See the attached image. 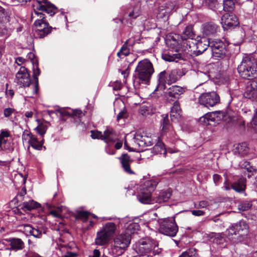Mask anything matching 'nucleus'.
<instances>
[{
  "label": "nucleus",
  "instance_id": "obj_1",
  "mask_svg": "<svg viewBox=\"0 0 257 257\" xmlns=\"http://www.w3.org/2000/svg\"><path fill=\"white\" fill-rule=\"evenodd\" d=\"M249 227L243 220H241L227 229L228 238L233 243H238L245 240L248 236Z\"/></svg>",
  "mask_w": 257,
  "mask_h": 257
},
{
  "label": "nucleus",
  "instance_id": "obj_2",
  "mask_svg": "<svg viewBox=\"0 0 257 257\" xmlns=\"http://www.w3.org/2000/svg\"><path fill=\"white\" fill-rule=\"evenodd\" d=\"M237 70L240 76L244 79H252L257 76V60L251 57L243 58Z\"/></svg>",
  "mask_w": 257,
  "mask_h": 257
},
{
  "label": "nucleus",
  "instance_id": "obj_3",
  "mask_svg": "<svg viewBox=\"0 0 257 257\" xmlns=\"http://www.w3.org/2000/svg\"><path fill=\"white\" fill-rule=\"evenodd\" d=\"M160 251L158 242L150 238H146L141 241L137 250V252L140 255L139 257H148L151 253L155 255L159 254Z\"/></svg>",
  "mask_w": 257,
  "mask_h": 257
},
{
  "label": "nucleus",
  "instance_id": "obj_4",
  "mask_svg": "<svg viewBox=\"0 0 257 257\" xmlns=\"http://www.w3.org/2000/svg\"><path fill=\"white\" fill-rule=\"evenodd\" d=\"M154 72L153 65L147 59L140 61L136 68L137 77L145 84L149 82Z\"/></svg>",
  "mask_w": 257,
  "mask_h": 257
},
{
  "label": "nucleus",
  "instance_id": "obj_5",
  "mask_svg": "<svg viewBox=\"0 0 257 257\" xmlns=\"http://www.w3.org/2000/svg\"><path fill=\"white\" fill-rule=\"evenodd\" d=\"M210 41L205 37L201 38L199 40L195 39L194 42H192V44L189 43V46L185 51L190 55L198 56L205 51L210 47Z\"/></svg>",
  "mask_w": 257,
  "mask_h": 257
},
{
  "label": "nucleus",
  "instance_id": "obj_6",
  "mask_svg": "<svg viewBox=\"0 0 257 257\" xmlns=\"http://www.w3.org/2000/svg\"><path fill=\"white\" fill-rule=\"evenodd\" d=\"M15 82L20 87H29L31 85L34 88V81L31 80L30 74L27 68L21 67L16 74Z\"/></svg>",
  "mask_w": 257,
  "mask_h": 257
},
{
  "label": "nucleus",
  "instance_id": "obj_7",
  "mask_svg": "<svg viewBox=\"0 0 257 257\" xmlns=\"http://www.w3.org/2000/svg\"><path fill=\"white\" fill-rule=\"evenodd\" d=\"M138 227V225L136 223H130L127 227V232L124 234H121L114 238V246L120 249L126 248L130 243L131 238L130 234L132 233V232H129V230L132 229H136Z\"/></svg>",
  "mask_w": 257,
  "mask_h": 257
},
{
  "label": "nucleus",
  "instance_id": "obj_8",
  "mask_svg": "<svg viewBox=\"0 0 257 257\" xmlns=\"http://www.w3.org/2000/svg\"><path fill=\"white\" fill-rule=\"evenodd\" d=\"M160 232L170 236H175L178 230L174 218L164 219L160 224Z\"/></svg>",
  "mask_w": 257,
  "mask_h": 257
},
{
  "label": "nucleus",
  "instance_id": "obj_9",
  "mask_svg": "<svg viewBox=\"0 0 257 257\" xmlns=\"http://www.w3.org/2000/svg\"><path fill=\"white\" fill-rule=\"evenodd\" d=\"M178 78L177 70L175 69L169 72L167 75L166 71H162L159 75V83L157 88L163 90L165 89L166 82L168 84H171L175 82Z\"/></svg>",
  "mask_w": 257,
  "mask_h": 257
},
{
  "label": "nucleus",
  "instance_id": "obj_10",
  "mask_svg": "<svg viewBox=\"0 0 257 257\" xmlns=\"http://www.w3.org/2000/svg\"><path fill=\"white\" fill-rule=\"evenodd\" d=\"M154 187L151 181H147L141 186L140 191L137 196L139 201L144 204H149L152 201L151 192Z\"/></svg>",
  "mask_w": 257,
  "mask_h": 257
},
{
  "label": "nucleus",
  "instance_id": "obj_11",
  "mask_svg": "<svg viewBox=\"0 0 257 257\" xmlns=\"http://www.w3.org/2000/svg\"><path fill=\"white\" fill-rule=\"evenodd\" d=\"M199 103L206 107H212L220 101V97L215 92L202 93L198 98Z\"/></svg>",
  "mask_w": 257,
  "mask_h": 257
},
{
  "label": "nucleus",
  "instance_id": "obj_12",
  "mask_svg": "<svg viewBox=\"0 0 257 257\" xmlns=\"http://www.w3.org/2000/svg\"><path fill=\"white\" fill-rule=\"evenodd\" d=\"M210 47L214 57L223 58L227 51L226 45L219 39H215L210 41Z\"/></svg>",
  "mask_w": 257,
  "mask_h": 257
},
{
  "label": "nucleus",
  "instance_id": "obj_13",
  "mask_svg": "<svg viewBox=\"0 0 257 257\" xmlns=\"http://www.w3.org/2000/svg\"><path fill=\"white\" fill-rule=\"evenodd\" d=\"M133 141L135 147H139L142 149L152 145L151 138L141 131H138L136 132Z\"/></svg>",
  "mask_w": 257,
  "mask_h": 257
},
{
  "label": "nucleus",
  "instance_id": "obj_14",
  "mask_svg": "<svg viewBox=\"0 0 257 257\" xmlns=\"http://www.w3.org/2000/svg\"><path fill=\"white\" fill-rule=\"evenodd\" d=\"M34 8L37 10L42 12H46L47 13L53 16L56 11V8L52 4L47 1V0H37L34 4Z\"/></svg>",
  "mask_w": 257,
  "mask_h": 257
},
{
  "label": "nucleus",
  "instance_id": "obj_15",
  "mask_svg": "<svg viewBox=\"0 0 257 257\" xmlns=\"http://www.w3.org/2000/svg\"><path fill=\"white\" fill-rule=\"evenodd\" d=\"M195 33L193 30V28L191 26L186 27L184 31L181 36L182 42L183 43L184 50L186 51L187 47L189 46V43L192 44V42L195 40Z\"/></svg>",
  "mask_w": 257,
  "mask_h": 257
},
{
  "label": "nucleus",
  "instance_id": "obj_16",
  "mask_svg": "<svg viewBox=\"0 0 257 257\" xmlns=\"http://www.w3.org/2000/svg\"><path fill=\"white\" fill-rule=\"evenodd\" d=\"M36 30H35L34 35L36 38H43L48 34L51 33L52 28L49 26L48 22L42 23L40 24L38 23L35 25Z\"/></svg>",
  "mask_w": 257,
  "mask_h": 257
},
{
  "label": "nucleus",
  "instance_id": "obj_17",
  "mask_svg": "<svg viewBox=\"0 0 257 257\" xmlns=\"http://www.w3.org/2000/svg\"><path fill=\"white\" fill-rule=\"evenodd\" d=\"M221 24L224 29L237 26L238 21L237 17L232 13H226L221 18Z\"/></svg>",
  "mask_w": 257,
  "mask_h": 257
},
{
  "label": "nucleus",
  "instance_id": "obj_18",
  "mask_svg": "<svg viewBox=\"0 0 257 257\" xmlns=\"http://www.w3.org/2000/svg\"><path fill=\"white\" fill-rule=\"evenodd\" d=\"M21 230L26 235H33L36 238H41L43 229L38 226L34 227L30 224H25L21 226Z\"/></svg>",
  "mask_w": 257,
  "mask_h": 257
},
{
  "label": "nucleus",
  "instance_id": "obj_19",
  "mask_svg": "<svg viewBox=\"0 0 257 257\" xmlns=\"http://www.w3.org/2000/svg\"><path fill=\"white\" fill-rule=\"evenodd\" d=\"M186 91L185 87L178 85H173L169 87L166 92L167 96L169 97L175 99H178L179 96L183 94Z\"/></svg>",
  "mask_w": 257,
  "mask_h": 257
},
{
  "label": "nucleus",
  "instance_id": "obj_20",
  "mask_svg": "<svg viewBox=\"0 0 257 257\" xmlns=\"http://www.w3.org/2000/svg\"><path fill=\"white\" fill-rule=\"evenodd\" d=\"M120 161L124 171L127 174H134V172L130 167V164L133 162L127 154H123L118 158Z\"/></svg>",
  "mask_w": 257,
  "mask_h": 257
},
{
  "label": "nucleus",
  "instance_id": "obj_21",
  "mask_svg": "<svg viewBox=\"0 0 257 257\" xmlns=\"http://www.w3.org/2000/svg\"><path fill=\"white\" fill-rule=\"evenodd\" d=\"M244 96L248 99H257V82L252 81L246 86Z\"/></svg>",
  "mask_w": 257,
  "mask_h": 257
},
{
  "label": "nucleus",
  "instance_id": "obj_22",
  "mask_svg": "<svg viewBox=\"0 0 257 257\" xmlns=\"http://www.w3.org/2000/svg\"><path fill=\"white\" fill-rule=\"evenodd\" d=\"M219 27L212 22L205 23L202 26V33L206 36L213 35L217 33Z\"/></svg>",
  "mask_w": 257,
  "mask_h": 257
},
{
  "label": "nucleus",
  "instance_id": "obj_23",
  "mask_svg": "<svg viewBox=\"0 0 257 257\" xmlns=\"http://www.w3.org/2000/svg\"><path fill=\"white\" fill-rule=\"evenodd\" d=\"M167 44L170 46H172L173 48H182L184 50L183 43L182 42L181 36H180L179 35L174 34L172 36L171 38L167 40Z\"/></svg>",
  "mask_w": 257,
  "mask_h": 257
},
{
  "label": "nucleus",
  "instance_id": "obj_24",
  "mask_svg": "<svg viewBox=\"0 0 257 257\" xmlns=\"http://www.w3.org/2000/svg\"><path fill=\"white\" fill-rule=\"evenodd\" d=\"M181 109L180 103L178 101H176L172 107L170 111V117L172 121H175L178 120L181 117Z\"/></svg>",
  "mask_w": 257,
  "mask_h": 257
},
{
  "label": "nucleus",
  "instance_id": "obj_25",
  "mask_svg": "<svg viewBox=\"0 0 257 257\" xmlns=\"http://www.w3.org/2000/svg\"><path fill=\"white\" fill-rule=\"evenodd\" d=\"M34 70H33V81H34V88H33V90L32 91V93L33 94H36L38 93V76L40 74V70L38 67V63H36L35 64H33Z\"/></svg>",
  "mask_w": 257,
  "mask_h": 257
},
{
  "label": "nucleus",
  "instance_id": "obj_26",
  "mask_svg": "<svg viewBox=\"0 0 257 257\" xmlns=\"http://www.w3.org/2000/svg\"><path fill=\"white\" fill-rule=\"evenodd\" d=\"M110 238V236L101 229L97 233L95 242L97 245H103L106 244Z\"/></svg>",
  "mask_w": 257,
  "mask_h": 257
},
{
  "label": "nucleus",
  "instance_id": "obj_27",
  "mask_svg": "<svg viewBox=\"0 0 257 257\" xmlns=\"http://www.w3.org/2000/svg\"><path fill=\"white\" fill-rule=\"evenodd\" d=\"M248 148L245 143L238 144L234 146L233 153L236 155L244 156L247 154Z\"/></svg>",
  "mask_w": 257,
  "mask_h": 257
},
{
  "label": "nucleus",
  "instance_id": "obj_28",
  "mask_svg": "<svg viewBox=\"0 0 257 257\" xmlns=\"http://www.w3.org/2000/svg\"><path fill=\"white\" fill-rule=\"evenodd\" d=\"M171 195L172 192L170 190L162 191L155 198V201L159 203L167 202L170 199Z\"/></svg>",
  "mask_w": 257,
  "mask_h": 257
},
{
  "label": "nucleus",
  "instance_id": "obj_29",
  "mask_svg": "<svg viewBox=\"0 0 257 257\" xmlns=\"http://www.w3.org/2000/svg\"><path fill=\"white\" fill-rule=\"evenodd\" d=\"M36 8H34V12L32 13V19L35 20L34 25L47 22L46 20L45 15L42 12H38Z\"/></svg>",
  "mask_w": 257,
  "mask_h": 257
},
{
  "label": "nucleus",
  "instance_id": "obj_30",
  "mask_svg": "<svg viewBox=\"0 0 257 257\" xmlns=\"http://www.w3.org/2000/svg\"><path fill=\"white\" fill-rule=\"evenodd\" d=\"M245 181L244 178H240L231 185V188L237 192L244 191L245 188Z\"/></svg>",
  "mask_w": 257,
  "mask_h": 257
},
{
  "label": "nucleus",
  "instance_id": "obj_31",
  "mask_svg": "<svg viewBox=\"0 0 257 257\" xmlns=\"http://www.w3.org/2000/svg\"><path fill=\"white\" fill-rule=\"evenodd\" d=\"M20 206H21L22 209L24 211H30L38 208L40 206V204L33 200H31L29 201L23 202Z\"/></svg>",
  "mask_w": 257,
  "mask_h": 257
},
{
  "label": "nucleus",
  "instance_id": "obj_32",
  "mask_svg": "<svg viewBox=\"0 0 257 257\" xmlns=\"http://www.w3.org/2000/svg\"><path fill=\"white\" fill-rule=\"evenodd\" d=\"M162 58L166 61L168 62H177L181 58V55L179 53L172 54L169 52L164 53L162 54Z\"/></svg>",
  "mask_w": 257,
  "mask_h": 257
},
{
  "label": "nucleus",
  "instance_id": "obj_33",
  "mask_svg": "<svg viewBox=\"0 0 257 257\" xmlns=\"http://www.w3.org/2000/svg\"><path fill=\"white\" fill-rule=\"evenodd\" d=\"M116 229V226L113 222L106 223L101 229V230H102L111 237L115 233Z\"/></svg>",
  "mask_w": 257,
  "mask_h": 257
},
{
  "label": "nucleus",
  "instance_id": "obj_34",
  "mask_svg": "<svg viewBox=\"0 0 257 257\" xmlns=\"http://www.w3.org/2000/svg\"><path fill=\"white\" fill-rule=\"evenodd\" d=\"M10 136V133L8 131L2 130L0 132V148L2 150L7 149L6 144Z\"/></svg>",
  "mask_w": 257,
  "mask_h": 257
},
{
  "label": "nucleus",
  "instance_id": "obj_35",
  "mask_svg": "<svg viewBox=\"0 0 257 257\" xmlns=\"http://www.w3.org/2000/svg\"><path fill=\"white\" fill-rule=\"evenodd\" d=\"M215 120L214 114L213 112H208L199 119V122L204 125L209 124L210 121Z\"/></svg>",
  "mask_w": 257,
  "mask_h": 257
},
{
  "label": "nucleus",
  "instance_id": "obj_36",
  "mask_svg": "<svg viewBox=\"0 0 257 257\" xmlns=\"http://www.w3.org/2000/svg\"><path fill=\"white\" fill-rule=\"evenodd\" d=\"M162 117L163 120L161 122V126L162 127V134H165L170 131L172 128V126L169 120L168 115L164 114L162 115Z\"/></svg>",
  "mask_w": 257,
  "mask_h": 257
},
{
  "label": "nucleus",
  "instance_id": "obj_37",
  "mask_svg": "<svg viewBox=\"0 0 257 257\" xmlns=\"http://www.w3.org/2000/svg\"><path fill=\"white\" fill-rule=\"evenodd\" d=\"M10 243L11 248L15 250L22 249L24 247V243L20 238H12Z\"/></svg>",
  "mask_w": 257,
  "mask_h": 257
},
{
  "label": "nucleus",
  "instance_id": "obj_38",
  "mask_svg": "<svg viewBox=\"0 0 257 257\" xmlns=\"http://www.w3.org/2000/svg\"><path fill=\"white\" fill-rule=\"evenodd\" d=\"M102 140H104L106 143L113 142L114 138L112 131L109 129L105 130L102 134Z\"/></svg>",
  "mask_w": 257,
  "mask_h": 257
},
{
  "label": "nucleus",
  "instance_id": "obj_39",
  "mask_svg": "<svg viewBox=\"0 0 257 257\" xmlns=\"http://www.w3.org/2000/svg\"><path fill=\"white\" fill-rule=\"evenodd\" d=\"M48 124L49 123L47 121L42 122L38 124L35 130H36L40 135L43 136L47 131Z\"/></svg>",
  "mask_w": 257,
  "mask_h": 257
},
{
  "label": "nucleus",
  "instance_id": "obj_40",
  "mask_svg": "<svg viewBox=\"0 0 257 257\" xmlns=\"http://www.w3.org/2000/svg\"><path fill=\"white\" fill-rule=\"evenodd\" d=\"M9 22V16L5 10L0 6V24H6Z\"/></svg>",
  "mask_w": 257,
  "mask_h": 257
},
{
  "label": "nucleus",
  "instance_id": "obj_41",
  "mask_svg": "<svg viewBox=\"0 0 257 257\" xmlns=\"http://www.w3.org/2000/svg\"><path fill=\"white\" fill-rule=\"evenodd\" d=\"M234 2L233 0L223 1V10L227 12H232L234 8Z\"/></svg>",
  "mask_w": 257,
  "mask_h": 257
},
{
  "label": "nucleus",
  "instance_id": "obj_42",
  "mask_svg": "<svg viewBox=\"0 0 257 257\" xmlns=\"http://www.w3.org/2000/svg\"><path fill=\"white\" fill-rule=\"evenodd\" d=\"M153 151L156 154H166V151L164 148V145L163 143L159 142L154 147Z\"/></svg>",
  "mask_w": 257,
  "mask_h": 257
},
{
  "label": "nucleus",
  "instance_id": "obj_43",
  "mask_svg": "<svg viewBox=\"0 0 257 257\" xmlns=\"http://www.w3.org/2000/svg\"><path fill=\"white\" fill-rule=\"evenodd\" d=\"M179 257H198V254L196 249L189 248L187 250L183 252Z\"/></svg>",
  "mask_w": 257,
  "mask_h": 257
},
{
  "label": "nucleus",
  "instance_id": "obj_44",
  "mask_svg": "<svg viewBox=\"0 0 257 257\" xmlns=\"http://www.w3.org/2000/svg\"><path fill=\"white\" fill-rule=\"evenodd\" d=\"M209 79V76L203 72H198L197 74V80L200 84L207 81Z\"/></svg>",
  "mask_w": 257,
  "mask_h": 257
},
{
  "label": "nucleus",
  "instance_id": "obj_45",
  "mask_svg": "<svg viewBox=\"0 0 257 257\" xmlns=\"http://www.w3.org/2000/svg\"><path fill=\"white\" fill-rule=\"evenodd\" d=\"M29 143L33 148L38 150H41L43 146V142H39L36 137L33 138Z\"/></svg>",
  "mask_w": 257,
  "mask_h": 257
},
{
  "label": "nucleus",
  "instance_id": "obj_46",
  "mask_svg": "<svg viewBox=\"0 0 257 257\" xmlns=\"http://www.w3.org/2000/svg\"><path fill=\"white\" fill-rule=\"evenodd\" d=\"M130 54V49L128 48L126 43L123 45L119 52H118L117 55L119 58H122V56H127Z\"/></svg>",
  "mask_w": 257,
  "mask_h": 257
},
{
  "label": "nucleus",
  "instance_id": "obj_47",
  "mask_svg": "<svg viewBox=\"0 0 257 257\" xmlns=\"http://www.w3.org/2000/svg\"><path fill=\"white\" fill-rule=\"evenodd\" d=\"M206 5L210 9L215 11L217 9L219 3L217 0H206Z\"/></svg>",
  "mask_w": 257,
  "mask_h": 257
},
{
  "label": "nucleus",
  "instance_id": "obj_48",
  "mask_svg": "<svg viewBox=\"0 0 257 257\" xmlns=\"http://www.w3.org/2000/svg\"><path fill=\"white\" fill-rule=\"evenodd\" d=\"M252 204L248 201H243L238 205V209L242 211L248 210Z\"/></svg>",
  "mask_w": 257,
  "mask_h": 257
},
{
  "label": "nucleus",
  "instance_id": "obj_49",
  "mask_svg": "<svg viewBox=\"0 0 257 257\" xmlns=\"http://www.w3.org/2000/svg\"><path fill=\"white\" fill-rule=\"evenodd\" d=\"M35 137L31 132L27 130H25L22 134L23 140L28 141L29 143Z\"/></svg>",
  "mask_w": 257,
  "mask_h": 257
},
{
  "label": "nucleus",
  "instance_id": "obj_50",
  "mask_svg": "<svg viewBox=\"0 0 257 257\" xmlns=\"http://www.w3.org/2000/svg\"><path fill=\"white\" fill-rule=\"evenodd\" d=\"M90 215V213L87 211H79L77 213V218L84 222H86Z\"/></svg>",
  "mask_w": 257,
  "mask_h": 257
},
{
  "label": "nucleus",
  "instance_id": "obj_51",
  "mask_svg": "<svg viewBox=\"0 0 257 257\" xmlns=\"http://www.w3.org/2000/svg\"><path fill=\"white\" fill-rule=\"evenodd\" d=\"M91 137L93 139H101L102 137V133L99 131H91Z\"/></svg>",
  "mask_w": 257,
  "mask_h": 257
},
{
  "label": "nucleus",
  "instance_id": "obj_52",
  "mask_svg": "<svg viewBox=\"0 0 257 257\" xmlns=\"http://www.w3.org/2000/svg\"><path fill=\"white\" fill-rule=\"evenodd\" d=\"M139 113L143 116H146L149 113L148 107L145 105L142 106L140 109Z\"/></svg>",
  "mask_w": 257,
  "mask_h": 257
},
{
  "label": "nucleus",
  "instance_id": "obj_53",
  "mask_svg": "<svg viewBox=\"0 0 257 257\" xmlns=\"http://www.w3.org/2000/svg\"><path fill=\"white\" fill-rule=\"evenodd\" d=\"M140 15L139 10H136V8H134L132 12H130L128 14V16L133 19H136Z\"/></svg>",
  "mask_w": 257,
  "mask_h": 257
},
{
  "label": "nucleus",
  "instance_id": "obj_54",
  "mask_svg": "<svg viewBox=\"0 0 257 257\" xmlns=\"http://www.w3.org/2000/svg\"><path fill=\"white\" fill-rule=\"evenodd\" d=\"M191 213L196 216H203L205 214V212L201 210H193L191 211Z\"/></svg>",
  "mask_w": 257,
  "mask_h": 257
},
{
  "label": "nucleus",
  "instance_id": "obj_55",
  "mask_svg": "<svg viewBox=\"0 0 257 257\" xmlns=\"http://www.w3.org/2000/svg\"><path fill=\"white\" fill-rule=\"evenodd\" d=\"M14 111V109L11 108H7L4 109V113L6 117H9L10 116Z\"/></svg>",
  "mask_w": 257,
  "mask_h": 257
},
{
  "label": "nucleus",
  "instance_id": "obj_56",
  "mask_svg": "<svg viewBox=\"0 0 257 257\" xmlns=\"http://www.w3.org/2000/svg\"><path fill=\"white\" fill-rule=\"evenodd\" d=\"M7 33V29L5 24H0V36H4Z\"/></svg>",
  "mask_w": 257,
  "mask_h": 257
},
{
  "label": "nucleus",
  "instance_id": "obj_57",
  "mask_svg": "<svg viewBox=\"0 0 257 257\" xmlns=\"http://www.w3.org/2000/svg\"><path fill=\"white\" fill-rule=\"evenodd\" d=\"M82 112L80 109L72 110V115L78 117H80L82 115Z\"/></svg>",
  "mask_w": 257,
  "mask_h": 257
},
{
  "label": "nucleus",
  "instance_id": "obj_58",
  "mask_svg": "<svg viewBox=\"0 0 257 257\" xmlns=\"http://www.w3.org/2000/svg\"><path fill=\"white\" fill-rule=\"evenodd\" d=\"M105 152L107 154L109 155H114L115 154L116 152L112 148H111L109 146H107L105 148Z\"/></svg>",
  "mask_w": 257,
  "mask_h": 257
},
{
  "label": "nucleus",
  "instance_id": "obj_59",
  "mask_svg": "<svg viewBox=\"0 0 257 257\" xmlns=\"http://www.w3.org/2000/svg\"><path fill=\"white\" fill-rule=\"evenodd\" d=\"M208 206V202L206 201H201L199 202L197 208H203Z\"/></svg>",
  "mask_w": 257,
  "mask_h": 257
},
{
  "label": "nucleus",
  "instance_id": "obj_60",
  "mask_svg": "<svg viewBox=\"0 0 257 257\" xmlns=\"http://www.w3.org/2000/svg\"><path fill=\"white\" fill-rule=\"evenodd\" d=\"M252 124L254 126V129L257 131V110L254 117L252 118Z\"/></svg>",
  "mask_w": 257,
  "mask_h": 257
},
{
  "label": "nucleus",
  "instance_id": "obj_61",
  "mask_svg": "<svg viewBox=\"0 0 257 257\" xmlns=\"http://www.w3.org/2000/svg\"><path fill=\"white\" fill-rule=\"evenodd\" d=\"M50 214L53 215L54 217H57V218H61L62 217L61 214L59 213V212H58L56 210H52L50 212Z\"/></svg>",
  "mask_w": 257,
  "mask_h": 257
},
{
  "label": "nucleus",
  "instance_id": "obj_62",
  "mask_svg": "<svg viewBox=\"0 0 257 257\" xmlns=\"http://www.w3.org/2000/svg\"><path fill=\"white\" fill-rule=\"evenodd\" d=\"M126 113L124 111H120L117 115V120H119L120 119L122 118L125 115Z\"/></svg>",
  "mask_w": 257,
  "mask_h": 257
},
{
  "label": "nucleus",
  "instance_id": "obj_63",
  "mask_svg": "<svg viewBox=\"0 0 257 257\" xmlns=\"http://www.w3.org/2000/svg\"><path fill=\"white\" fill-rule=\"evenodd\" d=\"M213 178L214 183H215V184H217V182L221 179V177L218 174H214L213 176Z\"/></svg>",
  "mask_w": 257,
  "mask_h": 257
},
{
  "label": "nucleus",
  "instance_id": "obj_64",
  "mask_svg": "<svg viewBox=\"0 0 257 257\" xmlns=\"http://www.w3.org/2000/svg\"><path fill=\"white\" fill-rule=\"evenodd\" d=\"M100 252L98 249H94L93 251L92 257H100Z\"/></svg>",
  "mask_w": 257,
  "mask_h": 257
}]
</instances>
